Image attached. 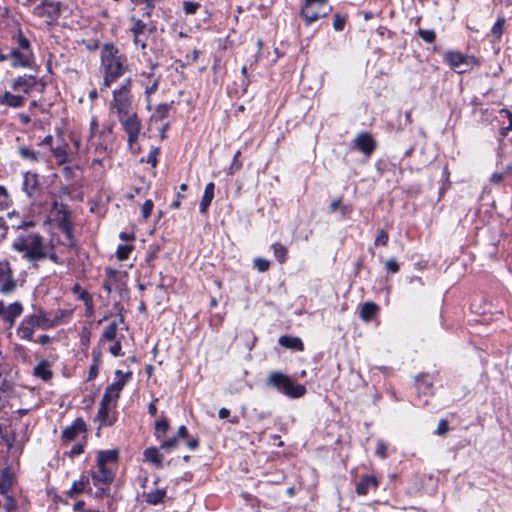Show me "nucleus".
Here are the masks:
<instances>
[{"instance_id": "f257e3e1", "label": "nucleus", "mask_w": 512, "mask_h": 512, "mask_svg": "<svg viewBox=\"0 0 512 512\" xmlns=\"http://www.w3.org/2000/svg\"><path fill=\"white\" fill-rule=\"evenodd\" d=\"M101 64L104 69L101 90L108 89L128 69L127 58L120 54L119 50L110 43L104 44L101 49Z\"/></svg>"}, {"instance_id": "f03ea898", "label": "nucleus", "mask_w": 512, "mask_h": 512, "mask_svg": "<svg viewBox=\"0 0 512 512\" xmlns=\"http://www.w3.org/2000/svg\"><path fill=\"white\" fill-rule=\"evenodd\" d=\"M44 246V238L37 233L20 234L12 243V248L23 253V258L29 262L41 260Z\"/></svg>"}, {"instance_id": "7ed1b4c3", "label": "nucleus", "mask_w": 512, "mask_h": 512, "mask_svg": "<svg viewBox=\"0 0 512 512\" xmlns=\"http://www.w3.org/2000/svg\"><path fill=\"white\" fill-rule=\"evenodd\" d=\"M57 324L56 319H50L47 313L41 309L37 313L26 316L17 328V335L23 339L31 341L36 328L49 329Z\"/></svg>"}, {"instance_id": "20e7f679", "label": "nucleus", "mask_w": 512, "mask_h": 512, "mask_svg": "<svg viewBox=\"0 0 512 512\" xmlns=\"http://www.w3.org/2000/svg\"><path fill=\"white\" fill-rule=\"evenodd\" d=\"M15 39L17 47L10 52V57L13 60L12 66L31 67L34 62V55L29 40L24 36L22 31L17 33Z\"/></svg>"}, {"instance_id": "39448f33", "label": "nucleus", "mask_w": 512, "mask_h": 512, "mask_svg": "<svg viewBox=\"0 0 512 512\" xmlns=\"http://www.w3.org/2000/svg\"><path fill=\"white\" fill-rule=\"evenodd\" d=\"M110 108L119 116H125L127 113L134 111L131 96V80L126 79L124 83L113 91V100Z\"/></svg>"}, {"instance_id": "423d86ee", "label": "nucleus", "mask_w": 512, "mask_h": 512, "mask_svg": "<svg viewBox=\"0 0 512 512\" xmlns=\"http://www.w3.org/2000/svg\"><path fill=\"white\" fill-rule=\"evenodd\" d=\"M267 382L291 398L302 397L306 392L303 385L294 383L288 376L280 372H272Z\"/></svg>"}, {"instance_id": "0eeeda50", "label": "nucleus", "mask_w": 512, "mask_h": 512, "mask_svg": "<svg viewBox=\"0 0 512 512\" xmlns=\"http://www.w3.org/2000/svg\"><path fill=\"white\" fill-rule=\"evenodd\" d=\"M444 60L451 69L459 74H463L479 65L476 57L464 55L458 51H447L444 54Z\"/></svg>"}, {"instance_id": "6e6552de", "label": "nucleus", "mask_w": 512, "mask_h": 512, "mask_svg": "<svg viewBox=\"0 0 512 512\" xmlns=\"http://www.w3.org/2000/svg\"><path fill=\"white\" fill-rule=\"evenodd\" d=\"M93 485L97 488L95 496L102 498L108 495L110 484L114 479V473L108 467L97 466V470L91 474Z\"/></svg>"}, {"instance_id": "1a4fd4ad", "label": "nucleus", "mask_w": 512, "mask_h": 512, "mask_svg": "<svg viewBox=\"0 0 512 512\" xmlns=\"http://www.w3.org/2000/svg\"><path fill=\"white\" fill-rule=\"evenodd\" d=\"M118 119L128 135V145L132 149L133 145L138 141L142 129L141 121L135 111L127 113L125 116H119Z\"/></svg>"}, {"instance_id": "9d476101", "label": "nucleus", "mask_w": 512, "mask_h": 512, "mask_svg": "<svg viewBox=\"0 0 512 512\" xmlns=\"http://www.w3.org/2000/svg\"><path fill=\"white\" fill-rule=\"evenodd\" d=\"M327 0H305L301 10V16L307 25L315 22L321 17H325L330 9L326 10Z\"/></svg>"}, {"instance_id": "9b49d317", "label": "nucleus", "mask_w": 512, "mask_h": 512, "mask_svg": "<svg viewBox=\"0 0 512 512\" xmlns=\"http://www.w3.org/2000/svg\"><path fill=\"white\" fill-rule=\"evenodd\" d=\"M16 286L17 282L10 263L6 260L0 261V293L10 295L15 291Z\"/></svg>"}, {"instance_id": "f8f14e48", "label": "nucleus", "mask_w": 512, "mask_h": 512, "mask_svg": "<svg viewBox=\"0 0 512 512\" xmlns=\"http://www.w3.org/2000/svg\"><path fill=\"white\" fill-rule=\"evenodd\" d=\"M115 374L118 377V379L106 388V390L103 394V398L105 401L106 400H110L111 402L116 401L119 398L120 392L123 389V387L125 386L127 379L131 375L130 373H127L126 375H124V374H122V372L120 370H117L115 372Z\"/></svg>"}, {"instance_id": "ddd939ff", "label": "nucleus", "mask_w": 512, "mask_h": 512, "mask_svg": "<svg viewBox=\"0 0 512 512\" xmlns=\"http://www.w3.org/2000/svg\"><path fill=\"white\" fill-rule=\"evenodd\" d=\"M34 14L47 21L55 20L59 15V4L52 1H43L34 8Z\"/></svg>"}, {"instance_id": "4468645a", "label": "nucleus", "mask_w": 512, "mask_h": 512, "mask_svg": "<svg viewBox=\"0 0 512 512\" xmlns=\"http://www.w3.org/2000/svg\"><path fill=\"white\" fill-rule=\"evenodd\" d=\"M22 312L23 305L19 301H16L9 305L4 304L1 318L3 322L8 325L9 328H12L15 324L16 319L22 314Z\"/></svg>"}, {"instance_id": "2eb2a0df", "label": "nucleus", "mask_w": 512, "mask_h": 512, "mask_svg": "<svg viewBox=\"0 0 512 512\" xmlns=\"http://www.w3.org/2000/svg\"><path fill=\"white\" fill-rule=\"evenodd\" d=\"M130 21L132 23V26L130 28V32L133 35L134 38V44L136 46H139L141 49L146 48V42L141 38V36L145 33L147 24L136 17H131Z\"/></svg>"}, {"instance_id": "dca6fc26", "label": "nucleus", "mask_w": 512, "mask_h": 512, "mask_svg": "<svg viewBox=\"0 0 512 512\" xmlns=\"http://www.w3.org/2000/svg\"><path fill=\"white\" fill-rule=\"evenodd\" d=\"M354 147L366 155L372 154L375 149V141L368 133H360L354 140Z\"/></svg>"}, {"instance_id": "f3484780", "label": "nucleus", "mask_w": 512, "mask_h": 512, "mask_svg": "<svg viewBox=\"0 0 512 512\" xmlns=\"http://www.w3.org/2000/svg\"><path fill=\"white\" fill-rule=\"evenodd\" d=\"M37 80L33 76H19L12 82V89L15 91H22L29 94L36 86Z\"/></svg>"}, {"instance_id": "a211bd4d", "label": "nucleus", "mask_w": 512, "mask_h": 512, "mask_svg": "<svg viewBox=\"0 0 512 512\" xmlns=\"http://www.w3.org/2000/svg\"><path fill=\"white\" fill-rule=\"evenodd\" d=\"M379 482L373 475H363L356 485V493L358 495H367L370 489L376 490Z\"/></svg>"}, {"instance_id": "6ab92c4d", "label": "nucleus", "mask_w": 512, "mask_h": 512, "mask_svg": "<svg viewBox=\"0 0 512 512\" xmlns=\"http://www.w3.org/2000/svg\"><path fill=\"white\" fill-rule=\"evenodd\" d=\"M85 431V422L77 418L71 426L65 428L62 432V438L67 441L74 440L80 433Z\"/></svg>"}, {"instance_id": "aec40b11", "label": "nucleus", "mask_w": 512, "mask_h": 512, "mask_svg": "<svg viewBox=\"0 0 512 512\" xmlns=\"http://www.w3.org/2000/svg\"><path fill=\"white\" fill-rule=\"evenodd\" d=\"M39 189L38 175L35 173L27 172L24 174L23 190L26 194L32 197Z\"/></svg>"}, {"instance_id": "412c9836", "label": "nucleus", "mask_w": 512, "mask_h": 512, "mask_svg": "<svg viewBox=\"0 0 512 512\" xmlns=\"http://www.w3.org/2000/svg\"><path fill=\"white\" fill-rule=\"evenodd\" d=\"M25 97L21 95H14L8 91L4 92L0 97V104L6 105L11 108H19L22 107L25 103Z\"/></svg>"}, {"instance_id": "4be33fe9", "label": "nucleus", "mask_w": 512, "mask_h": 512, "mask_svg": "<svg viewBox=\"0 0 512 512\" xmlns=\"http://www.w3.org/2000/svg\"><path fill=\"white\" fill-rule=\"evenodd\" d=\"M18 154L22 159L28 160L32 163H37L41 161L44 155L41 152L35 151L31 147L28 146H20L18 148Z\"/></svg>"}, {"instance_id": "5701e85b", "label": "nucleus", "mask_w": 512, "mask_h": 512, "mask_svg": "<svg viewBox=\"0 0 512 512\" xmlns=\"http://www.w3.org/2000/svg\"><path fill=\"white\" fill-rule=\"evenodd\" d=\"M14 476L9 469H4L0 472V494L6 495L10 488L13 486Z\"/></svg>"}, {"instance_id": "b1692460", "label": "nucleus", "mask_w": 512, "mask_h": 512, "mask_svg": "<svg viewBox=\"0 0 512 512\" xmlns=\"http://www.w3.org/2000/svg\"><path fill=\"white\" fill-rule=\"evenodd\" d=\"M214 188L215 186L213 182L208 183L205 187V191L199 206L200 212L203 214L207 212V209L214 198Z\"/></svg>"}, {"instance_id": "393cba45", "label": "nucleus", "mask_w": 512, "mask_h": 512, "mask_svg": "<svg viewBox=\"0 0 512 512\" xmlns=\"http://www.w3.org/2000/svg\"><path fill=\"white\" fill-rule=\"evenodd\" d=\"M278 342L281 346H283L285 348L295 349L298 351H303V349H304V344L299 337H292V336L284 335L279 338Z\"/></svg>"}, {"instance_id": "a878e982", "label": "nucleus", "mask_w": 512, "mask_h": 512, "mask_svg": "<svg viewBox=\"0 0 512 512\" xmlns=\"http://www.w3.org/2000/svg\"><path fill=\"white\" fill-rule=\"evenodd\" d=\"M33 374L38 377V378H41L42 380L44 381H48L52 378V371L50 370V363L46 360H43L41 362H39L35 367H34V372Z\"/></svg>"}, {"instance_id": "bb28decb", "label": "nucleus", "mask_w": 512, "mask_h": 512, "mask_svg": "<svg viewBox=\"0 0 512 512\" xmlns=\"http://www.w3.org/2000/svg\"><path fill=\"white\" fill-rule=\"evenodd\" d=\"M378 306L373 302H366L362 305L360 310V317L362 320L368 322L376 315Z\"/></svg>"}, {"instance_id": "cd10ccee", "label": "nucleus", "mask_w": 512, "mask_h": 512, "mask_svg": "<svg viewBox=\"0 0 512 512\" xmlns=\"http://www.w3.org/2000/svg\"><path fill=\"white\" fill-rule=\"evenodd\" d=\"M117 460V452L114 450L99 451L97 454V466L107 467V463Z\"/></svg>"}, {"instance_id": "c85d7f7f", "label": "nucleus", "mask_w": 512, "mask_h": 512, "mask_svg": "<svg viewBox=\"0 0 512 512\" xmlns=\"http://www.w3.org/2000/svg\"><path fill=\"white\" fill-rule=\"evenodd\" d=\"M88 483L89 479L86 476H82L79 480L74 481L70 490L68 491V496L73 498L76 495L82 493Z\"/></svg>"}, {"instance_id": "c756f323", "label": "nucleus", "mask_w": 512, "mask_h": 512, "mask_svg": "<svg viewBox=\"0 0 512 512\" xmlns=\"http://www.w3.org/2000/svg\"><path fill=\"white\" fill-rule=\"evenodd\" d=\"M173 103L174 102L172 101L171 103L159 104L156 107L153 115L151 116V119L154 120V121H162V120H164L168 116L170 108H171Z\"/></svg>"}, {"instance_id": "7c9ffc66", "label": "nucleus", "mask_w": 512, "mask_h": 512, "mask_svg": "<svg viewBox=\"0 0 512 512\" xmlns=\"http://www.w3.org/2000/svg\"><path fill=\"white\" fill-rule=\"evenodd\" d=\"M144 457H145V460H147L151 463H154L157 466L161 465V462H162L161 455H160L159 451L154 447L145 449Z\"/></svg>"}, {"instance_id": "2f4dec72", "label": "nucleus", "mask_w": 512, "mask_h": 512, "mask_svg": "<svg viewBox=\"0 0 512 512\" xmlns=\"http://www.w3.org/2000/svg\"><path fill=\"white\" fill-rule=\"evenodd\" d=\"M165 490L157 489L155 491H151L146 496V501L149 504L156 505L160 502H162L163 498L165 497Z\"/></svg>"}, {"instance_id": "473e14b6", "label": "nucleus", "mask_w": 512, "mask_h": 512, "mask_svg": "<svg viewBox=\"0 0 512 512\" xmlns=\"http://www.w3.org/2000/svg\"><path fill=\"white\" fill-rule=\"evenodd\" d=\"M110 403H111L110 400L105 401L104 398L102 397V400L100 402L99 409H98V418L103 424H107Z\"/></svg>"}, {"instance_id": "72a5a7b5", "label": "nucleus", "mask_w": 512, "mask_h": 512, "mask_svg": "<svg viewBox=\"0 0 512 512\" xmlns=\"http://www.w3.org/2000/svg\"><path fill=\"white\" fill-rule=\"evenodd\" d=\"M132 250L133 246L130 244L119 245L116 251L117 259L120 261L127 260Z\"/></svg>"}, {"instance_id": "f704fd0d", "label": "nucleus", "mask_w": 512, "mask_h": 512, "mask_svg": "<svg viewBox=\"0 0 512 512\" xmlns=\"http://www.w3.org/2000/svg\"><path fill=\"white\" fill-rule=\"evenodd\" d=\"M272 248H273L274 255H275L276 259L280 263H284L286 261V259H287V249H286V247L283 246L280 243H275V244L272 245Z\"/></svg>"}, {"instance_id": "c9c22d12", "label": "nucleus", "mask_w": 512, "mask_h": 512, "mask_svg": "<svg viewBox=\"0 0 512 512\" xmlns=\"http://www.w3.org/2000/svg\"><path fill=\"white\" fill-rule=\"evenodd\" d=\"M118 325L115 321L111 322L103 331L102 339L113 341L116 338Z\"/></svg>"}, {"instance_id": "e433bc0d", "label": "nucleus", "mask_w": 512, "mask_h": 512, "mask_svg": "<svg viewBox=\"0 0 512 512\" xmlns=\"http://www.w3.org/2000/svg\"><path fill=\"white\" fill-rule=\"evenodd\" d=\"M51 151L56 159H58L59 163L68 162V154L65 146H58L56 148H51Z\"/></svg>"}, {"instance_id": "4c0bfd02", "label": "nucleus", "mask_w": 512, "mask_h": 512, "mask_svg": "<svg viewBox=\"0 0 512 512\" xmlns=\"http://www.w3.org/2000/svg\"><path fill=\"white\" fill-rule=\"evenodd\" d=\"M504 24L505 19L504 18H498L495 24L493 25L491 29V34L495 39H500V37L503 34L504 31Z\"/></svg>"}, {"instance_id": "58836bf2", "label": "nucleus", "mask_w": 512, "mask_h": 512, "mask_svg": "<svg viewBox=\"0 0 512 512\" xmlns=\"http://www.w3.org/2000/svg\"><path fill=\"white\" fill-rule=\"evenodd\" d=\"M50 259L55 264H62L63 261L54 253L53 249L48 247L47 245L44 246L43 249V256L41 257V260L43 259Z\"/></svg>"}, {"instance_id": "ea45409f", "label": "nucleus", "mask_w": 512, "mask_h": 512, "mask_svg": "<svg viewBox=\"0 0 512 512\" xmlns=\"http://www.w3.org/2000/svg\"><path fill=\"white\" fill-rule=\"evenodd\" d=\"M3 497L4 501L2 507L5 510V512L14 511L16 508V500L12 496L8 495V493L6 495H3Z\"/></svg>"}, {"instance_id": "a19ab883", "label": "nucleus", "mask_w": 512, "mask_h": 512, "mask_svg": "<svg viewBox=\"0 0 512 512\" xmlns=\"http://www.w3.org/2000/svg\"><path fill=\"white\" fill-rule=\"evenodd\" d=\"M253 266L259 272H265L269 269L270 262L264 258H255L253 261Z\"/></svg>"}, {"instance_id": "79ce46f5", "label": "nucleus", "mask_w": 512, "mask_h": 512, "mask_svg": "<svg viewBox=\"0 0 512 512\" xmlns=\"http://www.w3.org/2000/svg\"><path fill=\"white\" fill-rule=\"evenodd\" d=\"M418 35L427 43H433L436 39V34L434 30L420 29L418 31Z\"/></svg>"}, {"instance_id": "37998d69", "label": "nucleus", "mask_w": 512, "mask_h": 512, "mask_svg": "<svg viewBox=\"0 0 512 512\" xmlns=\"http://www.w3.org/2000/svg\"><path fill=\"white\" fill-rule=\"evenodd\" d=\"M389 236L384 230H379L374 244L376 246H385L388 243Z\"/></svg>"}, {"instance_id": "c03bdc74", "label": "nucleus", "mask_w": 512, "mask_h": 512, "mask_svg": "<svg viewBox=\"0 0 512 512\" xmlns=\"http://www.w3.org/2000/svg\"><path fill=\"white\" fill-rule=\"evenodd\" d=\"M199 7H200L199 3H196V2L185 1L183 3V8L187 15H192V14L196 13V11Z\"/></svg>"}, {"instance_id": "a18cd8bd", "label": "nucleus", "mask_w": 512, "mask_h": 512, "mask_svg": "<svg viewBox=\"0 0 512 512\" xmlns=\"http://www.w3.org/2000/svg\"><path fill=\"white\" fill-rule=\"evenodd\" d=\"M345 23H346V18L339 15V14H336L334 16V20H333V27L336 31H341L344 29V26H345Z\"/></svg>"}, {"instance_id": "49530a36", "label": "nucleus", "mask_w": 512, "mask_h": 512, "mask_svg": "<svg viewBox=\"0 0 512 512\" xmlns=\"http://www.w3.org/2000/svg\"><path fill=\"white\" fill-rule=\"evenodd\" d=\"M74 292L78 293L79 298L86 304L91 302V296L85 290H82L78 284L74 286Z\"/></svg>"}, {"instance_id": "de8ad7c7", "label": "nucleus", "mask_w": 512, "mask_h": 512, "mask_svg": "<svg viewBox=\"0 0 512 512\" xmlns=\"http://www.w3.org/2000/svg\"><path fill=\"white\" fill-rule=\"evenodd\" d=\"M153 202L152 200H146L144 202V204L142 205V214H143V217L144 219H147L149 218V216L151 215V212L153 210Z\"/></svg>"}, {"instance_id": "09e8293b", "label": "nucleus", "mask_w": 512, "mask_h": 512, "mask_svg": "<svg viewBox=\"0 0 512 512\" xmlns=\"http://www.w3.org/2000/svg\"><path fill=\"white\" fill-rule=\"evenodd\" d=\"M387 446L383 440H378L376 447V454L381 458H386L387 456Z\"/></svg>"}, {"instance_id": "8fccbe9b", "label": "nucleus", "mask_w": 512, "mask_h": 512, "mask_svg": "<svg viewBox=\"0 0 512 512\" xmlns=\"http://www.w3.org/2000/svg\"><path fill=\"white\" fill-rule=\"evenodd\" d=\"M158 85L159 79L153 78L151 84L145 87V94L149 97L151 94L155 93L158 89Z\"/></svg>"}, {"instance_id": "3c124183", "label": "nucleus", "mask_w": 512, "mask_h": 512, "mask_svg": "<svg viewBox=\"0 0 512 512\" xmlns=\"http://www.w3.org/2000/svg\"><path fill=\"white\" fill-rule=\"evenodd\" d=\"M169 428L168 421L165 418H162L155 423V430L157 432L165 433Z\"/></svg>"}, {"instance_id": "603ef678", "label": "nucleus", "mask_w": 512, "mask_h": 512, "mask_svg": "<svg viewBox=\"0 0 512 512\" xmlns=\"http://www.w3.org/2000/svg\"><path fill=\"white\" fill-rule=\"evenodd\" d=\"M98 358L95 357L94 363L90 366L89 374H88V381H91L96 378L98 374Z\"/></svg>"}, {"instance_id": "864d4df0", "label": "nucleus", "mask_w": 512, "mask_h": 512, "mask_svg": "<svg viewBox=\"0 0 512 512\" xmlns=\"http://www.w3.org/2000/svg\"><path fill=\"white\" fill-rule=\"evenodd\" d=\"M97 130H98V121L96 118H92V120L90 121V135H89V142H90L91 146L94 145L93 137Z\"/></svg>"}, {"instance_id": "5fc2aeb1", "label": "nucleus", "mask_w": 512, "mask_h": 512, "mask_svg": "<svg viewBox=\"0 0 512 512\" xmlns=\"http://www.w3.org/2000/svg\"><path fill=\"white\" fill-rule=\"evenodd\" d=\"M386 268L389 272L397 273L399 271V265L395 259L391 258L386 262Z\"/></svg>"}, {"instance_id": "6e6d98bb", "label": "nucleus", "mask_w": 512, "mask_h": 512, "mask_svg": "<svg viewBox=\"0 0 512 512\" xmlns=\"http://www.w3.org/2000/svg\"><path fill=\"white\" fill-rule=\"evenodd\" d=\"M241 155V151L238 150L234 157H233V161H232V165L230 167V173L232 174L233 173V170L236 169V170H239L242 166V164L239 162L238 158L239 156Z\"/></svg>"}, {"instance_id": "4d7b16f0", "label": "nucleus", "mask_w": 512, "mask_h": 512, "mask_svg": "<svg viewBox=\"0 0 512 512\" xmlns=\"http://www.w3.org/2000/svg\"><path fill=\"white\" fill-rule=\"evenodd\" d=\"M177 442H178L177 437H173L171 439H168V440L164 441L161 444V448H163V449L174 448L177 445Z\"/></svg>"}, {"instance_id": "13d9d810", "label": "nucleus", "mask_w": 512, "mask_h": 512, "mask_svg": "<svg viewBox=\"0 0 512 512\" xmlns=\"http://www.w3.org/2000/svg\"><path fill=\"white\" fill-rule=\"evenodd\" d=\"M449 429L448 422L446 420H440L438 427H437V433L442 435L445 434Z\"/></svg>"}, {"instance_id": "bf43d9fd", "label": "nucleus", "mask_w": 512, "mask_h": 512, "mask_svg": "<svg viewBox=\"0 0 512 512\" xmlns=\"http://www.w3.org/2000/svg\"><path fill=\"white\" fill-rule=\"evenodd\" d=\"M110 353L113 355V356H120V352H121V343L120 342H115L109 349Z\"/></svg>"}, {"instance_id": "052dcab7", "label": "nucleus", "mask_w": 512, "mask_h": 512, "mask_svg": "<svg viewBox=\"0 0 512 512\" xmlns=\"http://www.w3.org/2000/svg\"><path fill=\"white\" fill-rule=\"evenodd\" d=\"M504 177H505L504 173H494V174H492L490 180L494 184H500L503 181Z\"/></svg>"}, {"instance_id": "680f3d73", "label": "nucleus", "mask_w": 512, "mask_h": 512, "mask_svg": "<svg viewBox=\"0 0 512 512\" xmlns=\"http://www.w3.org/2000/svg\"><path fill=\"white\" fill-rule=\"evenodd\" d=\"M53 137L52 135H47L40 143V146H48L50 149L52 148Z\"/></svg>"}, {"instance_id": "e2e57ef3", "label": "nucleus", "mask_w": 512, "mask_h": 512, "mask_svg": "<svg viewBox=\"0 0 512 512\" xmlns=\"http://www.w3.org/2000/svg\"><path fill=\"white\" fill-rule=\"evenodd\" d=\"M188 436V429L186 428V426L184 425H181L178 429V432H177V438H185Z\"/></svg>"}, {"instance_id": "0e129e2a", "label": "nucleus", "mask_w": 512, "mask_h": 512, "mask_svg": "<svg viewBox=\"0 0 512 512\" xmlns=\"http://www.w3.org/2000/svg\"><path fill=\"white\" fill-rule=\"evenodd\" d=\"M83 452V446L78 444V445H75L72 450H71V456H75V455H79Z\"/></svg>"}, {"instance_id": "69168bd1", "label": "nucleus", "mask_w": 512, "mask_h": 512, "mask_svg": "<svg viewBox=\"0 0 512 512\" xmlns=\"http://www.w3.org/2000/svg\"><path fill=\"white\" fill-rule=\"evenodd\" d=\"M340 204H341V199H336V200L332 201L329 206L330 211L331 212L336 211L340 207Z\"/></svg>"}, {"instance_id": "338daca9", "label": "nucleus", "mask_w": 512, "mask_h": 512, "mask_svg": "<svg viewBox=\"0 0 512 512\" xmlns=\"http://www.w3.org/2000/svg\"><path fill=\"white\" fill-rule=\"evenodd\" d=\"M157 400L155 401H152L149 406H148V412L152 415V416H155L157 414V407H156V402Z\"/></svg>"}, {"instance_id": "774afa93", "label": "nucleus", "mask_w": 512, "mask_h": 512, "mask_svg": "<svg viewBox=\"0 0 512 512\" xmlns=\"http://www.w3.org/2000/svg\"><path fill=\"white\" fill-rule=\"evenodd\" d=\"M18 117L23 124H29L31 122V118L27 114L21 113Z\"/></svg>"}]
</instances>
